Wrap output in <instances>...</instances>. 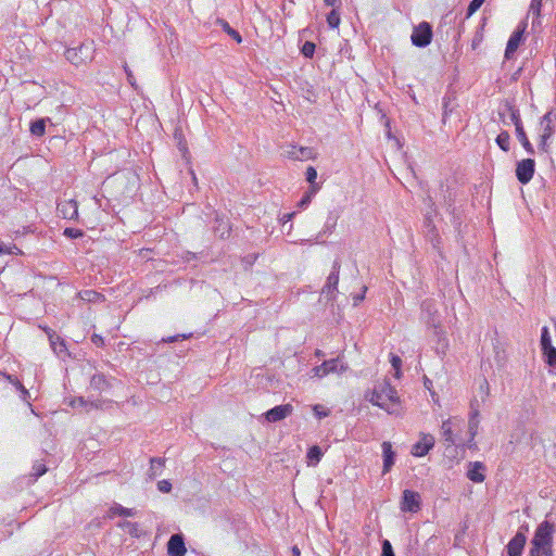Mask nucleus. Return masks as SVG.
Wrapping results in <instances>:
<instances>
[{
	"instance_id": "27",
	"label": "nucleus",
	"mask_w": 556,
	"mask_h": 556,
	"mask_svg": "<svg viewBox=\"0 0 556 556\" xmlns=\"http://www.w3.org/2000/svg\"><path fill=\"white\" fill-rule=\"evenodd\" d=\"M542 350L544 362L552 368H556V348L554 345L546 346Z\"/></svg>"
},
{
	"instance_id": "2",
	"label": "nucleus",
	"mask_w": 556,
	"mask_h": 556,
	"mask_svg": "<svg viewBox=\"0 0 556 556\" xmlns=\"http://www.w3.org/2000/svg\"><path fill=\"white\" fill-rule=\"evenodd\" d=\"M366 400L371 404L391 413V405L399 403L397 392L388 379L376 382L374 390L366 394Z\"/></svg>"
},
{
	"instance_id": "4",
	"label": "nucleus",
	"mask_w": 556,
	"mask_h": 556,
	"mask_svg": "<svg viewBox=\"0 0 556 556\" xmlns=\"http://www.w3.org/2000/svg\"><path fill=\"white\" fill-rule=\"evenodd\" d=\"M432 26L428 22H421L415 26L410 36L412 43L418 48H426L432 40Z\"/></svg>"
},
{
	"instance_id": "1",
	"label": "nucleus",
	"mask_w": 556,
	"mask_h": 556,
	"mask_svg": "<svg viewBox=\"0 0 556 556\" xmlns=\"http://www.w3.org/2000/svg\"><path fill=\"white\" fill-rule=\"evenodd\" d=\"M555 527L548 520L542 521L530 541L529 556H553V534Z\"/></svg>"
},
{
	"instance_id": "25",
	"label": "nucleus",
	"mask_w": 556,
	"mask_h": 556,
	"mask_svg": "<svg viewBox=\"0 0 556 556\" xmlns=\"http://www.w3.org/2000/svg\"><path fill=\"white\" fill-rule=\"evenodd\" d=\"M479 412L477 409L472 410L469 416L468 420V433L470 435V442L475 440V437L478 433V426H479Z\"/></svg>"
},
{
	"instance_id": "59",
	"label": "nucleus",
	"mask_w": 556,
	"mask_h": 556,
	"mask_svg": "<svg viewBox=\"0 0 556 556\" xmlns=\"http://www.w3.org/2000/svg\"><path fill=\"white\" fill-rule=\"evenodd\" d=\"M340 267H341V261L339 257H337L334 261H333V264H332V268H331V274H340Z\"/></svg>"
},
{
	"instance_id": "53",
	"label": "nucleus",
	"mask_w": 556,
	"mask_h": 556,
	"mask_svg": "<svg viewBox=\"0 0 556 556\" xmlns=\"http://www.w3.org/2000/svg\"><path fill=\"white\" fill-rule=\"evenodd\" d=\"M551 137H545V135H541L540 136V143H539V149L542 150L543 152H547V148H548V139Z\"/></svg>"
},
{
	"instance_id": "49",
	"label": "nucleus",
	"mask_w": 556,
	"mask_h": 556,
	"mask_svg": "<svg viewBox=\"0 0 556 556\" xmlns=\"http://www.w3.org/2000/svg\"><path fill=\"white\" fill-rule=\"evenodd\" d=\"M313 371H314V376L319 377V378H323V377L329 375V372L326 370V367H324V363L318 366H315L313 368Z\"/></svg>"
},
{
	"instance_id": "36",
	"label": "nucleus",
	"mask_w": 556,
	"mask_h": 556,
	"mask_svg": "<svg viewBox=\"0 0 556 556\" xmlns=\"http://www.w3.org/2000/svg\"><path fill=\"white\" fill-rule=\"evenodd\" d=\"M31 470V476L35 478V480H37L39 477L43 476L47 472V467L41 462H36L33 465Z\"/></svg>"
},
{
	"instance_id": "41",
	"label": "nucleus",
	"mask_w": 556,
	"mask_h": 556,
	"mask_svg": "<svg viewBox=\"0 0 556 556\" xmlns=\"http://www.w3.org/2000/svg\"><path fill=\"white\" fill-rule=\"evenodd\" d=\"M390 363H391L393 369L395 370V377L400 378V376H401V366H402L401 357L395 355V354H391Z\"/></svg>"
},
{
	"instance_id": "18",
	"label": "nucleus",
	"mask_w": 556,
	"mask_h": 556,
	"mask_svg": "<svg viewBox=\"0 0 556 556\" xmlns=\"http://www.w3.org/2000/svg\"><path fill=\"white\" fill-rule=\"evenodd\" d=\"M556 119V112L553 110L545 113L541 118V125L543 126V135L545 137H552L555 132L553 122Z\"/></svg>"
},
{
	"instance_id": "17",
	"label": "nucleus",
	"mask_w": 556,
	"mask_h": 556,
	"mask_svg": "<svg viewBox=\"0 0 556 556\" xmlns=\"http://www.w3.org/2000/svg\"><path fill=\"white\" fill-rule=\"evenodd\" d=\"M213 230L215 235L218 236L220 239H225L229 237L231 227L227 218L219 217L218 215H216Z\"/></svg>"
},
{
	"instance_id": "30",
	"label": "nucleus",
	"mask_w": 556,
	"mask_h": 556,
	"mask_svg": "<svg viewBox=\"0 0 556 556\" xmlns=\"http://www.w3.org/2000/svg\"><path fill=\"white\" fill-rule=\"evenodd\" d=\"M317 153L311 147H300L298 148V154L295 156L296 161H305V160H314L316 159Z\"/></svg>"
},
{
	"instance_id": "12",
	"label": "nucleus",
	"mask_w": 556,
	"mask_h": 556,
	"mask_svg": "<svg viewBox=\"0 0 556 556\" xmlns=\"http://www.w3.org/2000/svg\"><path fill=\"white\" fill-rule=\"evenodd\" d=\"M527 543V536L520 530L510 539L506 545L508 556H521L525 545Z\"/></svg>"
},
{
	"instance_id": "15",
	"label": "nucleus",
	"mask_w": 556,
	"mask_h": 556,
	"mask_svg": "<svg viewBox=\"0 0 556 556\" xmlns=\"http://www.w3.org/2000/svg\"><path fill=\"white\" fill-rule=\"evenodd\" d=\"M90 387L93 390L103 392L112 388V381L102 372H97L90 379Z\"/></svg>"
},
{
	"instance_id": "55",
	"label": "nucleus",
	"mask_w": 556,
	"mask_h": 556,
	"mask_svg": "<svg viewBox=\"0 0 556 556\" xmlns=\"http://www.w3.org/2000/svg\"><path fill=\"white\" fill-rule=\"evenodd\" d=\"M91 342L99 348L104 346V339L100 334L93 333L91 336Z\"/></svg>"
},
{
	"instance_id": "56",
	"label": "nucleus",
	"mask_w": 556,
	"mask_h": 556,
	"mask_svg": "<svg viewBox=\"0 0 556 556\" xmlns=\"http://www.w3.org/2000/svg\"><path fill=\"white\" fill-rule=\"evenodd\" d=\"M327 7H331L332 10H339L342 7L341 0H324Z\"/></svg>"
},
{
	"instance_id": "62",
	"label": "nucleus",
	"mask_w": 556,
	"mask_h": 556,
	"mask_svg": "<svg viewBox=\"0 0 556 556\" xmlns=\"http://www.w3.org/2000/svg\"><path fill=\"white\" fill-rule=\"evenodd\" d=\"M367 288L364 287V291L363 293H359V294H355L353 296V301H354V305H358L359 302H362L365 298V292H366Z\"/></svg>"
},
{
	"instance_id": "35",
	"label": "nucleus",
	"mask_w": 556,
	"mask_h": 556,
	"mask_svg": "<svg viewBox=\"0 0 556 556\" xmlns=\"http://www.w3.org/2000/svg\"><path fill=\"white\" fill-rule=\"evenodd\" d=\"M340 22H341V18H340L339 10H331L327 14V23L330 28H332V29L338 28L340 25Z\"/></svg>"
},
{
	"instance_id": "21",
	"label": "nucleus",
	"mask_w": 556,
	"mask_h": 556,
	"mask_svg": "<svg viewBox=\"0 0 556 556\" xmlns=\"http://www.w3.org/2000/svg\"><path fill=\"white\" fill-rule=\"evenodd\" d=\"M164 466H165V458L152 457L150 459V468L148 470L149 479L154 480L157 476H160Z\"/></svg>"
},
{
	"instance_id": "16",
	"label": "nucleus",
	"mask_w": 556,
	"mask_h": 556,
	"mask_svg": "<svg viewBox=\"0 0 556 556\" xmlns=\"http://www.w3.org/2000/svg\"><path fill=\"white\" fill-rule=\"evenodd\" d=\"M59 212L63 218L76 219L78 217V205L75 200H70L58 205Z\"/></svg>"
},
{
	"instance_id": "50",
	"label": "nucleus",
	"mask_w": 556,
	"mask_h": 556,
	"mask_svg": "<svg viewBox=\"0 0 556 556\" xmlns=\"http://www.w3.org/2000/svg\"><path fill=\"white\" fill-rule=\"evenodd\" d=\"M192 336V333H188V334H177V336H172V337H168V338H164L162 341L165 342V343H173V342H176L178 341L180 338L181 339H188Z\"/></svg>"
},
{
	"instance_id": "61",
	"label": "nucleus",
	"mask_w": 556,
	"mask_h": 556,
	"mask_svg": "<svg viewBox=\"0 0 556 556\" xmlns=\"http://www.w3.org/2000/svg\"><path fill=\"white\" fill-rule=\"evenodd\" d=\"M443 110L444 111H443V118H442V121H443V123H445V119H446V117L448 115V112H451L450 111V106H448V101L446 100V98L443 99Z\"/></svg>"
},
{
	"instance_id": "32",
	"label": "nucleus",
	"mask_w": 556,
	"mask_h": 556,
	"mask_svg": "<svg viewBox=\"0 0 556 556\" xmlns=\"http://www.w3.org/2000/svg\"><path fill=\"white\" fill-rule=\"evenodd\" d=\"M442 432H443V439L448 445H458L456 443V440L454 439L450 420L443 421Z\"/></svg>"
},
{
	"instance_id": "39",
	"label": "nucleus",
	"mask_w": 556,
	"mask_h": 556,
	"mask_svg": "<svg viewBox=\"0 0 556 556\" xmlns=\"http://www.w3.org/2000/svg\"><path fill=\"white\" fill-rule=\"evenodd\" d=\"M485 0H471L468 4L466 18L470 17L473 13H476L484 3Z\"/></svg>"
},
{
	"instance_id": "42",
	"label": "nucleus",
	"mask_w": 556,
	"mask_h": 556,
	"mask_svg": "<svg viewBox=\"0 0 556 556\" xmlns=\"http://www.w3.org/2000/svg\"><path fill=\"white\" fill-rule=\"evenodd\" d=\"M336 225H337V216H332L330 214L325 223L323 233H327V232L331 233L333 231Z\"/></svg>"
},
{
	"instance_id": "40",
	"label": "nucleus",
	"mask_w": 556,
	"mask_h": 556,
	"mask_svg": "<svg viewBox=\"0 0 556 556\" xmlns=\"http://www.w3.org/2000/svg\"><path fill=\"white\" fill-rule=\"evenodd\" d=\"M316 46L312 41H305L301 48V52L305 58H313Z\"/></svg>"
},
{
	"instance_id": "52",
	"label": "nucleus",
	"mask_w": 556,
	"mask_h": 556,
	"mask_svg": "<svg viewBox=\"0 0 556 556\" xmlns=\"http://www.w3.org/2000/svg\"><path fill=\"white\" fill-rule=\"evenodd\" d=\"M314 413H315V416L318 418V419H321L324 417H327L329 412L326 410V409H323V407L320 405H315L314 406Z\"/></svg>"
},
{
	"instance_id": "20",
	"label": "nucleus",
	"mask_w": 556,
	"mask_h": 556,
	"mask_svg": "<svg viewBox=\"0 0 556 556\" xmlns=\"http://www.w3.org/2000/svg\"><path fill=\"white\" fill-rule=\"evenodd\" d=\"M339 275L331 274L327 278V282L323 288V293L328 296L329 300L334 299V293L338 291Z\"/></svg>"
},
{
	"instance_id": "8",
	"label": "nucleus",
	"mask_w": 556,
	"mask_h": 556,
	"mask_svg": "<svg viewBox=\"0 0 556 556\" xmlns=\"http://www.w3.org/2000/svg\"><path fill=\"white\" fill-rule=\"evenodd\" d=\"M502 106L504 110L500 111L498 115H500L501 119L503 121V123H506L504 117H505V113H508L510 122L515 125V129H518L519 126H523L521 116H520V111L514 104L513 100H508V99L504 100L502 103Z\"/></svg>"
},
{
	"instance_id": "47",
	"label": "nucleus",
	"mask_w": 556,
	"mask_h": 556,
	"mask_svg": "<svg viewBox=\"0 0 556 556\" xmlns=\"http://www.w3.org/2000/svg\"><path fill=\"white\" fill-rule=\"evenodd\" d=\"M305 177L309 184H314V181H316V178H317L316 168L313 166H308L306 169V173H305Z\"/></svg>"
},
{
	"instance_id": "6",
	"label": "nucleus",
	"mask_w": 556,
	"mask_h": 556,
	"mask_svg": "<svg viewBox=\"0 0 556 556\" xmlns=\"http://www.w3.org/2000/svg\"><path fill=\"white\" fill-rule=\"evenodd\" d=\"M535 172V161L533 159H523L516 164V178L522 184L527 185L533 178Z\"/></svg>"
},
{
	"instance_id": "57",
	"label": "nucleus",
	"mask_w": 556,
	"mask_h": 556,
	"mask_svg": "<svg viewBox=\"0 0 556 556\" xmlns=\"http://www.w3.org/2000/svg\"><path fill=\"white\" fill-rule=\"evenodd\" d=\"M124 70H125V73L127 75V80L128 83L135 87V77H134V74L132 72L129 70V67L127 66V64L124 65Z\"/></svg>"
},
{
	"instance_id": "51",
	"label": "nucleus",
	"mask_w": 556,
	"mask_h": 556,
	"mask_svg": "<svg viewBox=\"0 0 556 556\" xmlns=\"http://www.w3.org/2000/svg\"><path fill=\"white\" fill-rule=\"evenodd\" d=\"M222 518L226 521H231V522H235V521H239L240 520V516L237 514H232L231 511H224L223 515H222Z\"/></svg>"
},
{
	"instance_id": "46",
	"label": "nucleus",
	"mask_w": 556,
	"mask_h": 556,
	"mask_svg": "<svg viewBox=\"0 0 556 556\" xmlns=\"http://www.w3.org/2000/svg\"><path fill=\"white\" fill-rule=\"evenodd\" d=\"M542 0H531L530 12H532L536 18L541 15Z\"/></svg>"
},
{
	"instance_id": "26",
	"label": "nucleus",
	"mask_w": 556,
	"mask_h": 556,
	"mask_svg": "<svg viewBox=\"0 0 556 556\" xmlns=\"http://www.w3.org/2000/svg\"><path fill=\"white\" fill-rule=\"evenodd\" d=\"M135 515H136L135 509L123 507L119 504H115L109 510V516L110 517H114V516L132 517Z\"/></svg>"
},
{
	"instance_id": "58",
	"label": "nucleus",
	"mask_w": 556,
	"mask_h": 556,
	"mask_svg": "<svg viewBox=\"0 0 556 556\" xmlns=\"http://www.w3.org/2000/svg\"><path fill=\"white\" fill-rule=\"evenodd\" d=\"M0 375H2V372H0ZM3 377H4V378L10 382V383H12L13 386H15L16 388L18 387V383H21V382L18 381V379H17L15 376H13V375L5 374V372H4V374H3Z\"/></svg>"
},
{
	"instance_id": "60",
	"label": "nucleus",
	"mask_w": 556,
	"mask_h": 556,
	"mask_svg": "<svg viewBox=\"0 0 556 556\" xmlns=\"http://www.w3.org/2000/svg\"><path fill=\"white\" fill-rule=\"evenodd\" d=\"M298 154V147L295 146H292L290 148V150L287 151V156L290 159V160H294L296 161L295 156Z\"/></svg>"
},
{
	"instance_id": "3",
	"label": "nucleus",
	"mask_w": 556,
	"mask_h": 556,
	"mask_svg": "<svg viewBox=\"0 0 556 556\" xmlns=\"http://www.w3.org/2000/svg\"><path fill=\"white\" fill-rule=\"evenodd\" d=\"M92 51V42H84L80 43L77 48L66 49L64 55L70 63H72L75 66H78L87 60L91 59Z\"/></svg>"
},
{
	"instance_id": "19",
	"label": "nucleus",
	"mask_w": 556,
	"mask_h": 556,
	"mask_svg": "<svg viewBox=\"0 0 556 556\" xmlns=\"http://www.w3.org/2000/svg\"><path fill=\"white\" fill-rule=\"evenodd\" d=\"M52 124L50 117L37 118L30 123L29 131L35 137H42L46 134L47 124Z\"/></svg>"
},
{
	"instance_id": "38",
	"label": "nucleus",
	"mask_w": 556,
	"mask_h": 556,
	"mask_svg": "<svg viewBox=\"0 0 556 556\" xmlns=\"http://www.w3.org/2000/svg\"><path fill=\"white\" fill-rule=\"evenodd\" d=\"M63 235L68 239H79L84 237V231L78 228L67 227L64 229Z\"/></svg>"
},
{
	"instance_id": "13",
	"label": "nucleus",
	"mask_w": 556,
	"mask_h": 556,
	"mask_svg": "<svg viewBox=\"0 0 556 556\" xmlns=\"http://www.w3.org/2000/svg\"><path fill=\"white\" fill-rule=\"evenodd\" d=\"M383 467L382 475L388 473L394 466L396 453L392 448V444L389 441H384L381 444Z\"/></svg>"
},
{
	"instance_id": "22",
	"label": "nucleus",
	"mask_w": 556,
	"mask_h": 556,
	"mask_svg": "<svg viewBox=\"0 0 556 556\" xmlns=\"http://www.w3.org/2000/svg\"><path fill=\"white\" fill-rule=\"evenodd\" d=\"M324 367L329 374L343 372L348 369V366L343 364L340 357L331 358L324 362Z\"/></svg>"
},
{
	"instance_id": "28",
	"label": "nucleus",
	"mask_w": 556,
	"mask_h": 556,
	"mask_svg": "<svg viewBox=\"0 0 556 556\" xmlns=\"http://www.w3.org/2000/svg\"><path fill=\"white\" fill-rule=\"evenodd\" d=\"M78 295L83 301L89 303H97L104 300V296L94 290H83Z\"/></svg>"
},
{
	"instance_id": "9",
	"label": "nucleus",
	"mask_w": 556,
	"mask_h": 556,
	"mask_svg": "<svg viewBox=\"0 0 556 556\" xmlns=\"http://www.w3.org/2000/svg\"><path fill=\"white\" fill-rule=\"evenodd\" d=\"M434 437L429 433H421L420 439L413 445L412 454L417 457H422L429 453L434 446Z\"/></svg>"
},
{
	"instance_id": "63",
	"label": "nucleus",
	"mask_w": 556,
	"mask_h": 556,
	"mask_svg": "<svg viewBox=\"0 0 556 556\" xmlns=\"http://www.w3.org/2000/svg\"><path fill=\"white\" fill-rule=\"evenodd\" d=\"M481 40H482V35L477 33L471 42L472 49H476L480 45Z\"/></svg>"
},
{
	"instance_id": "14",
	"label": "nucleus",
	"mask_w": 556,
	"mask_h": 556,
	"mask_svg": "<svg viewBox=\"0 0 556 556\" xmlns=\"http://www.w3.org/2000/svg\"><path fill=\"white\" fill-rule=\"evenodd\" d=\"M485 465L481 462H473L469 464V469L467 471V478L475 482L481 483L485 480Z\"/></svg>"
},
{
	"instance_id": "29",
	"label": "nucleus",
	"mask_w": 556,
	"mask_h": 556,
	"mask_svg": "<svg viewBox=\"0 0 556 556\" xmlns=\"http://www.w3.org/2000/svg\"><path fill=\"white\" fill-rule=\"evenodd\" d=\"M495 142L501 150H503L504 152H508L510 149V135L508 134V131L502 130L497 135Z\"/></svg>"
},
{
	"instance_id": "43",
	"label": "nucleus",
	"mask_w": 556,
	"mask_h": 556,
	"mask_svg": "<svg viewBox=\"0 0 556 556\" xmlns=\"http://www.w3.org/2000/svg\"><path fill=\"white\" fill-rule=\"evenodd\" d=\"M313 197H314L313 192H311L309 190H306L305 193L303 194L302 199L299 201L298 206L300 208H306L309 205V203L312 202Z\"/></svg>"
},
{
	"instance_id": "10",
	"label": "nucleus",
	"mask_w": 556,
	"mask_h": 556,
	"mask_svg": "<svg viewBox=\"0 0 556 556\" xmlns=\"http://www.w3.org/2000/svg\"><path fill=\"white\" fill-rule=\"evenodd\" d=\"M292 412L293 406L291 404H282L268 409L264 417L268 422H278L290 416Z\"/></svg>"
},
{
	"instance_id": "34",
	"label": "nucleus",
	"mask_w": 556,
	"mask_h": 556,
	"mask_svg": "<svg viewBox=\"0 0 556 556\" xmlns=\"http://www.w3.org/2000/svg\"><path fill=\"white\" fill-rule=\"evenodd\" d=\"M54 342H55V345H50V346L58 356H62L63 354L67 353V348H66L65 341L61 337H59L56 334L54 337Z\"/></svg>"
},
{
	"instance_id": "64",
	"label": "nucleus",
	"mask_w": 556,
	"mask_h": 556,
	"mask_svg": "<svg viewBox=\"0 0 556 556\" xmlns=\"http://www.w3.org/2000/svg\"><path fill=\"white\" fill-rule=\"evenodd\" d=\"M319 189H320V185L317 184L316 181H314V184H309V187H308L307 190L313 192V194L315 195L318 192Z\"/></svg>"
},
{
	"instance_id": "7",
	"label": "nucleus",
	"mask_w": 556,
	"mask_h": 556,
	"mask_svg": "<svg viewBox=\"0 0 556 556\" xmlns=\"http://www.w3.org/2000/svg\"><path fill=\"white\" fill-rule=\"evenodd\" d=\"M527 28V22L522 21L519 23V25L516 27V29L510 35L506 49H505V59L509 60L513 58L517 49L519 48L520 43L523 41V35Z\"/></svg>"
},
{
	"instance_id": "31",
	"label": "nucleus",
	"mask_w": 556,
	"mask_h": 556,
	"mask_svg": "<svg viewBox=\"0 0 556 556\" xmlns=\"http://www.w3.org/2000/svg\"><path fill=\"white\" fill-rule=\"evenodd\" d=\"M217 23L222 26V28L232 38L235 39L238 43H240L242 41V37L241 35L239 34L238 30L233 29L229 23L225 20H217Z\"/></svg>"
},
{
	"instance_id": "44",
	"label": "nucleus",
	"mask_w": 556,
	"mask_h": 556,
	"mask_svg": "<svg viewBox=\"0 0 556 556\" xmlns=\"http://www.w3.org/2000/svg\"><path fill=\"white\" fill-rule=\"evenodd\" d=\"M381 556H395L393 547L389 540H383L381 544Z\"/></svg>"
},
{
	"instance_id": "11",
	"label": "nucleus",
	"mask_w": 556,
	"mask_h": 556,
	"mask_svg": "<svg viewBox=\"0 0 556 556\" xmlns=\"http://www.w3.org/2000/svg\"><path fill=\"white\" fill-rule=\"evenodd\" d=\"M187 553L185 538L181 533L173 534L167 542L168 556H185Z\"/></svg>"
},
{
	"instance_id": "37",
	"label": "nucleus",
	"mask_w": 556,
	"mask_h": 556,
	"mask_svg": "<svg viewBox=\"0 0 556 556\" xmlns=\"http://www.w3.org/2000/svg\"><path fill=\"white\" fill-rule=\"evenodd\" d=\"M540 343H541V349H544L546 346H551L553 345L552 344V339H551V334H549V330L546 326H544L541 330V340H540Z\"/></svg>"
},
{
	"instance_id": "24",
	"label": "nucleus",
	"mask_w": 556,
	"mask_h": 556,
	"mask_svg": "<svg viewBox=\"0 0 556 556\" xmlns=\"http://www.w3.org/2000/svg\"><path fill=\"white\" fill-rule=\"evenodd\" d=\"M323 454L324 453H323L321 448L318 445L311 446L308 448L307 455H306L307 464L309 466H316L320 462V459L323 457Z\"/></svg>"
},
{
	"instance_id": "23",
	"label": "nucleus",
	"mask_w": 556,
	"mask_h": 556,
	"mask_svg": "<svg viewBox=\"0 0 556 556\" xmlns=\"http://www.w3.org/2000/svg\"><path fill=\"white\" fill-rule=\"evenodd\" d=\"M515 130L517 139L519 140L523 149L527 151V153L534 154V148L530 142L523 126H519V128Z\"/></svg>"
},
{
	"instance_id": "45",
	"label": "nucleus",
	"mask_w": 556,
	"mask_h": 556,
	"mask_svg": "<svg viewBox=\"0 0 556 556\" xmlns=\"http://www.w3.org/2000/svg\"><path fill=\"white\" fill-rule=\"evenodd\" d=\"M0 253L1 254H17L21 253V250L16 245H7L3 242L0 243Z\"/></svg>"
},
{
	"instance_id": "33",
	"label": "nucleus",
	"mask_w": 556,
	"mask_h": 556,
	"mask_svg": "<svg viewBox=\"0 0 556 556\" xmlns=\"http://www.w3.org/2000/svg\"><path fill=\"white\" fill-rule=\"evenodd\" d=\"M117 526L124 529L131 536H139V525L137 522L131 521H121Z\"/></svg>"
},
{
	"instance_id": "54",
	"label": "nucleus",
	"mask_w": 556,
	"mask_h": 556,
	"mask_svg": "<svg viewBox=\"0 0 556 556\" xmlns=\"http://www.w3.org/2000/svg\"><path fill=\"white\" fill-rule=\"evenodd\" d=\"M42 330L47 333L50 345H55L54 337L56 336L55 331L49 327H42Z\"/></svg>"
},
{
	"instance_id": "48",
	"label": "nucleus",
	"mask_w": 556,
	"mask_h": 556,
	"mask_svg": "<svg viewBox=\"0 0 556 556\" xmlns=\"http://www.w3.org/2000/svg\"><path fill=\"white\" fill-rule=\"evenodd\" d=\"M157 490L162 493H168L172 490V483L168 480L159 481Z\"/></svg>"
},
{
	"instance_id": "5",
	"label": "nucleus",
	"mask_w": 556,
	"mask_h": 556,
	"mask_svg": "<svg viewBox=\"0 0 556 556\" xmlns=\"http://www.w3.org/2000/svg\"><path fill=\"white\" fill-rule=\"evenodd\" d=\"M400 508L404 513H417L418 510H420V494L413 490H404L400 502Z\"/></svg>"
}]
</instances>
